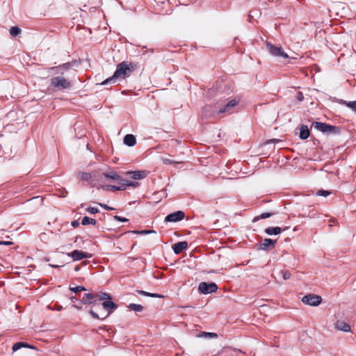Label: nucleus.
Listing matches in <instances>:
<instances>
[{"mask_svg": "<svg viewBox=\"0 0 356 356\" xmlns=\"http://www.w3.org/2000/svg\"><path fill=\"white\" fill-rule=\"evenodd\" d=\"M126 175H131V177L134 179H141L145 178L147 175L145 171H129L126 172Z\"/></svg>", "mask_w": 356, "mask_h": 356, "instance_id": "nucleus-12", "label": "nucleus"}, {"mask_svg": "<svg viewBox=\"0 0 356 356\" xmlns=\"http://www.w3.org/2000/svg\"><path fill=\"white\" fill-rule=\"evenodd\" d=\"M265 232L268 235H277L281 233V228L279 227H268L265 229Z\"/></svg>", "mask_w": 356, "mask_h": 356, "instance_id": "nucleus-18", "label": "nucleus"}, {"mask_svg": "<svg viewBox=\"0 0 356 356\" xmlns=\"http://www.w3.org/2000/svg\"><path fill=\"white\" fill-rule=\"evenodd\" d=\"M291 277V273L289 271H286L283 274V278L284 280H289Z\"/></svg>", "mask_w": 356, "mask_h": 356, "instance_id": "nucleus-37", "label": "nucleus"}, {"mask_svg": "<svg viewBox=\"0 0 356 356\" xmlns=\"http://www.w3.org/2000/svg\"><path fill=\"white\" fill-rule=\"evenodd\" d=\"M271 213H261L259 216H257L254 219V221H257L259 219H264V218H267L270 216H271Z\"/></svg>", "mask_w": 356, "mask_h": 356, "instance_id": "nucleus-29", "label": "nucleus"}, {"mask_svg": "<svg viewBox=\"0 0 356 356\" xmlns=\"http://www.w3.org/2000/svg\"><path fill=\"white\" fill-rule=\"evenodd\" d=\"M97 297L99 299V300H105L106 301L108 300H111V296L106 293H98L97 294Z\"/></svg>", "mask_w": 356, "mask_h": 356, "instance_id": "nucleus-26", "label": "nucleus"}, {"mask_svg": "<svg viewBox=\"0 0 356 356\" xmlns=\"http://www.w3.org/2000/svg\"><path fill=\"white\" fill-rule=\"evenodd\" d=\"M74 307H76L78 309H81L82 308V307L79 306V305H74Z\"/></svg>", "mask_w": 356, "mask_h": 356, "instance_id": "nucleus-46", "label": "nucleus"}, {"mask_svg": "<svg viewBox=\"0 0 356 356\" xmlns=\"http://www.w3.org/2000/svg\"><path fill=\"white\" fill-rule=\"evenodd\" d=\"M137 292L140 295H143V296H149V297H152V298H163V296H161L160 294L149 293V292H146L145 291L140 290V291H137Z\"/></svg>", "mask_w": 356, "mask_h": 356, "instance_id": "nucleus-23", "label": "nucleus"}, {"mask_svg": "<svg viewBox=\"0 0 356 356\" xmlns=\"http://www.w3.org/2000/svg\"><path fill=\"white\" fill-rule=\"evenodd\" d=\"M96 220L93 218H91L90 217H88V216H85L82 219V221H81V224L83 225H96Z\"/></svg>", "mask_w": 356, "mask_h": 356, "instance_id": "nucleus-21", "label": "nucleus"}, {"mask_svg": "<svg viewBox=\"0 0 356 356\" xmlns=\"http://www.w3.org/2000/svg\"><path fill=\"white\" fill-rule=\"evenodd\" d=\"M114 219L120 222H127L129 220L126 218H122L119 216H115Z\"/></svg>", "mask_w": 356, "mask_h": 356, "instance_id": "nucleus-35", "label": "nucleus"}, {"mask_svg": "<svg viewBox=\"0 0 356 356\" xmlns=\"http://www.w3.org/2000/svg\"><path fill=\"white\" fill-rule=\"evenodd\" d=\"M86 211L90 213H97L99 212V210L97 208L95 207H88L86 209Z\"/></svg>", "mask_w": 356, "mask_h": 356, "instance_id": "nucleus-33", "label": "nucleus"}, {"mask_svg": "<svg viewBox=\"0 0 356 356\" xmlns=\"http://www.w3.org/2000/svg\"><path fill=\"white\" fill-rule=\"evenodd\" d=\"M118 181L120 183H121L122 184V186H123V187H124L125 186H136L138 184L137 183H134L133 181H129L127 179H121V177L120 178V179H118Z\"/></svg>", "mask_w": 356, "mask_h": 356, "instance_id": "nucleus-25", "label": "nucleus"}, {"mask_svg": "<svg viewBox=\"0 0 356 356\" xmlns=\"http://www.w3.org/2000/svg\"><path fill=\"white\" fill-rule=\"evenodd\" d=\"M94 298L95 296L92 293H85L82 297L81 302L85 304H90Z\"/></svg>", "mask_w": 356, "mask_h": 356, "instance_id": "nucleus-19", "label": "nucleus"}, {"mask_svg": "<svg viewBox=\"0 0 356 356\" xmlns=\"http://www.w3.org/2000/svg\"><path fill=\"white\" fill-rule=\"evenodd\" d=\"M12 244H13V242H11V241H0V245H10Z\"/></svg>", "mask_w": 356, "mask_h": 356, "instance_id": "nucleus-41", "label": "nucleus"}, {"mask_svg": "<svg viewBox=\"0 0 356 356\" xmlns=\"http://www.w3.org/2000/svg\"><path fill=\"white\" fill-rule=\"evenodd\" d=\"M348 108L356 112V101L344 103Z\"/></svg>", "mask_w": 356, "mask_h": 356, "instance_id": "nucleus-28", "label": "nucleus"}, {"mask_svg": "<svg viewBox=\"0 0 356 356\" xmlns=\"http://www.w3.org/2000/svg\"><path fill=\"white\" fill-rule=\"evenodd\" d=\"M330 194V192L329 191H325V190H318L316 192V195L318 196L327 197Z\"/></svg>", "mask_w": 356, "mask_h": 356, "instance_id": "nucleus-30", "label": "nucleus"}, {"mask_svg": "<svg viewBox=\"0 0 356 356\" xmlns=\"http://www.w3.org/2000/svg\"><path fill=\"white\" fill-rule=\"evenodd\" d=\"M22 347H26V348H34L33 346H31L27 343H23V342H17L16 343H15L12 348L13 350V351H17L18 350L19 348H22Z\"/></svg>", "mask_w": 356, "mask_h": 356, "instance_id": "nucleus-20", "label": "nucleus"}, {"mask_svg": "<svg viewBox=\"0 0 356 356\" xmlns=\"http://www.w3.org/2000/svg\"><path fill=\"white\" fill-rule=\"evenodd\" d=\"M188 243L186 241H181L174 244L172 248L175 254L181 253L184 250L186 249Z\"/></svg>", "mask_w": 356, "mask_h": 356, "instance_id": "nucleus-10", "label": "nucleus"}, {"mask_svg": "<svg viewBox=\"0 0 356 356\" xmlns=\"http://www.w3.org/2000/svg\"><path fill=\"white\" fill-rule=\"evenodd\" d=\"M296 98L298 101H302L304 98L303 94L301 92H298Z\"/></svg>", "mask_w": 356, "mask_h": 356, "instance_id": "nucleus-39", "label": "nucleus"}, {"mask_svg": "<svg viewBox=\"0 0 356 356\" xmlns=\"http://www.w3.org/2000/svg\"><path fill=\"white\" fill-rule=\"evenodd\" d=\"M162 161H163V163L164 164H172V163H177V161H172V160H170L169 159H167V158H163L162 159Z\"/></svg>", "mask_w": 356, "mask_h": 356, "instance_id": "nucleus-34", "label": "nucleus"}, {"mask_svg": "<svg viewBox=\"0 0 356 356\" xmlns=\"http://www.w3.org/2000/svg\"><path fill=\"white\" fill-rule=\"evenodd\" d=\"M197 337L216 339L218 337V334L215 332H201L197 335Z\"/></svg>", "mask_w": 356, "mask_h": 356, "instance_id": "nucleus-16", "label": "nucleus"}, {"mask_svg": "<svg viewBox=\"0 0 356 356\" xmlns=\"http://www.w3.org/2000/svg\"><path fill=\"white\" fill-rule=\"evenodd\" d=\"M68 256H70L74 261H79L85 258L91 257V254L85 252H82L80 250H74L71 253L68 254Z\"/></svg>", "mask_w": 356, "mask_h": 356, "instance_id": "nucleus-9", "label": "nucleus"}, {"mask_svg": "<svg viewBox=\"0 0 356 356\" xmlns=\"http://www.w3.org/2000/svg\"><path fill=\"white\" fill-rule=\"evenodd\" d=\"M236 104L237 102L236 100L229 101L223 108L219 110V113H223L229 111L231 108L236 105Z\"/></svg>", "mask_w": 356, "mask_h": 356, "instance_id": "nucleus-15", "label": "nucleus"}, {"mask_svg": "<svg viewBox=\"0 0 356 356\" xmlns=\"http://www.w3.org/2000/svg\"><path fill=\"white\" fill-rule=\"evenodd\" d=\"M21 32V29L17 26H12L10 30V33L13 36H16L19 34Z\"/></svg>", "mask_w": 356, "mask_h": 356, "instance_id": "nucleus-27", "label": "nucleus"}, {"mask_svg": "<svg viewBox=\"0 0 356 356\" xmlns=\"http://www.w3.org/2000/svg\"><path fill=\"white\" fill-rule=\"evenodd\" d=\"M276 241L270 238H265L260 244V249L263 250H267L269 247L274 248Z\"/></svg>", "mask_w": 356, "mask_h": 356, "instance_id": "nucleus-13", "label": "nucleus"}, {"mask_svg": "<svg viewBox=\"0 0 356 356\" xmlns=\"http://www.w3.org/2000/svg\"><path fill=\"white\" fill-rule=\"evenodd\" d=\"M63 309V307L60 306V305H57L56 307V309L60 311Z\"/></svg>", "mask_w": 356, "mask_h": 356, "instance_id": "nucleus-45", "label": "nucleus"}, {"mask_svg": "<svg viewBox=\"0 0 356 356\" xmlns=\"http://www.w3.org/2000/svg\"><path fill=\"white\" fill-rule=\"evenodd\" d=\"M79 269H80V268H79V266H76L74 268V270H75L76 271L79 270Z\"/></svg>", "mask_w": 356, "mask_h": 356, "instance_id": "nucleus-48", "label": "nucleus"}, {"mask_svg": "<svg viewBox=\"0 0 356 356\" xmlns=\"http://www.w3.org/2000/svg\"><path fill=\"white\" fill-rule=\"evenodd\" d=\"M51 86L58 90L67 89L71 87V83L63 76H56L51 79Z\"/></svg>", "mask_w": 356, "mask_h": 356, "instance_id": "nucleus-3", "label": "nucleus"}, {"mask_svg": "<svg viewBox=\"0 0 356 356\" xmlns=\"http://www.w3.org/2000/svg\"><path fill=\"white\" fill-rule=\"evenodd\" d=\"M301 301L305 305L316 307L321 304L322 298L318 295L310 293L303 296Z\"/></svg>", "mask_w": 356, "mask_h": 356, "instance_id": "nucleus-4", "label": "nucleus"}, {"mask_svg": "<svg viewBox=\"0 0 356 356\" xmlns=\"http://www.w3.org/2000/svg\"><path fill=\"white\" fill-rule=\"evenodd\" d=\"M335 327L340 331L346 332L350 331V326L343 321H338L335 323Z\"/></svg>", "mask_w": 356, "mask_h": 356, "instance_id": "nucleus-11", "label": "nucleus"}, {"mask_svg": "<svg viewBox=\"0 0 356 356\" xmlns=\"http://www.w3.org/2000/svg\"><path fill=\"white\" fill-rule=\"evenodd\" d=\"M309 136V131L306 125H302L300 128V138L307 139Z\"/></svg>", "mask_w": 356, "mask_h": 356, "instance_id": "nucleus-17", "label": "nucleus"}, {"mask_svg": "<svg viewBox=\"0 0 356 356\" xmlns=\"http://www.w3.org/2000/svg\"><path fill=\"white\" fill-rule=\"evenodd\" d=\"M70 299L73 302H75L76 300V299L74 297H72Z\"/></svg>", "mask_w": 356, "mask_h": 356, "instance_id": "nucleus-47", "label": "nucleus"}, {"mask_svg": "<svg viewBox=\"0 0 356 356\" xmlns=\"http://www.w3.org/2000/svg\"><path fill=\"white\" fill-rule=\"evenodd\" d=\"M124 143L129 147L134 146L136 143L135 136L132 134H127L124 138Z\"/></svg>", "mask_w": 356, "mask_h": 356, "instance_id": "nucleus-14", "label": "nucleus"}, {"mask_svg": "<svg viewBox=\"0 0 356 356\" xmlns=\"http://www.w3.org/2000/svg\"><path fill=\"white\" fill-rule=\"evenodd\" d=\"M133 71V66L130 63L122 62L117 65V68L113 76L109 77L102 82L101 85H106L108 83H113L118 79H124L129 76Z\"/></svg>", "mask_w": 356, "mask_h": 356, "instance_id": "nucleus-1", "label": "nucleus"}, {"mask_svg": "<svg viewBox=\"0 0 356 356\" xmlns=\"http://www.w3.org/2000/svg\"><path fill=\"white\" fill-rule=\"evenodd\" d=\"M79 225V222L77 220H74V221L72 222V225L74 227H78Z\"/></svg>", "mask_w": 356, "mask_h": 356, "instance_id": "nucleus-42", "label": "nucleus"}, {"mask_svg": "<svg viewBox=\"0 0 356 356\" xmlns=\"http://www.w3.org/2000/svg\"><path fill=\"white\" fill-rule=\"evenodd\" d=\"M268 51L275 56L286 58L289 56L284 51L281 47H275L270 43L266 44Z\"/></svg>", "mask_w": 356, "mask_h": 356, "instance_id": "nucleus-6", "label": "nucleus"}, {"mask_svg": "<svg viewBox=\"0 0 356 356\" xmlns=\"http://www.w3.org/2000/svg\"><path fill=\"white\" fill-rule=\"evenodd\" d=\"M103 175L105 177H107V178H109V179H115V180H118L120 179V176L118 175L116 172H113V171H111V172H106V173H104Z\"/></svg>", "mask_w": 356, "mask_h": 356, "instance_id": "nucleus-22", "label": "nucleus"}, {"mask_svg": "<svg viewBox=\"0 0 356 356\" xmlns=\"http://www.w3.org/2000/svg\"><path fill=\"white\" fill-rule=\"evenodd\" d=\"M113 190H118V191H121V190H124V187L123 186H110Z\"/></svg>", "mask_w": 356, "mask_h": 356, "instance_id": "nucleus-40", "label": "nucleus"}, {"mask_svg": "<svg viewBox=\"0 0 356 356\" xmlns=\"http://www.w3.org/2000/svg\"><path fill=\"white\" fill-rule=\"evenodd\" d=\"M279 141H280V140H278V139H272V140H268L267 143H276V142H279Z\"/></svg>", "mask_w": 356, "mask_h": 356, "instance_id": "nucleus-43", "label": "nucleus"}, {"mask_svg": "<svg viewBox=\"0 0 356 356\" xmlns=\"http://www.w3.org/2000/svg\"><path fill=\"white\" fill-rule=\"evenodd\" d=\"M98 204L106 210H113V209L112 207H110L107 206L106 204H104L102 203H98Z\"/></svg>", "mask_w": 356, "mask_h": 356, "instance_id": "nucleus-38", "label": "nucleus"}, {"mask_svg": "<svg viewBox=\"0 0 356 356\" xmlns=\"http://www.w3.org/2000/svg\"><path fill=\"white\" fill-rule=\"evenodd\" d=\"M218 289V286L215 283H209L202 282L199 284L198 290L200 293L204 294H209L216 292Z\"/></svg>", "mask_w": 356, "mask_h": 356, "instance_id": "nucleus-5", "label": "nucleus"}, {"mask_svg": "<svg viewBox=\"0 0 356 356\" xmlns=\"http://www.w3.org/2000/svg\"><path fill=\"white\" fill-rule=\"evenodd\" d=\"M147 232H149V234H151V233H155V231H154V230H152V229H151V230H147Z\"/></svg>", "mask_w": 356, "mask_h": 356, "instance_id": "nucleus-49", "label": "nucleus"}, {"mask_svg": "<svg viewBox=\"0 0 356 356\" xmlns=\"http://www.w3.org/2000/svg\"><path fill=\"white\" fill-rule=\"evenodd\" d=\"M49 266H51V267H53V268H57V267H58V266H58V265H56H56H51V264H50Z\"/></svg>", "mask_w": 356, "mask_h": 356, "instance_id": "nucleus-50", "label": "nucleus"}, {"mask_svg": "<svg viewBox=\"0 0 356 356\" xmlns=\"http://www.w3.org/2000/svg\"><path fill=\"white\" fill-rule=\"evenodd\" d=\"M91 178V175L87 172L80 173V179L82 180H89Z\"/></svg>", "mask_w": 356, "mask_h": 356, "instance_id": "nucleus-31", "label": "nucleus"}, {"mask_svg": "<svg viewBox=\"0 0 356 356\" xmlns=\"http://www.w3.org/2000/svg\"><path fill=\"white\" fill-rule=\"evenodd\" d=\"M102 306H103L104 309L108 312L107 314H101L100 315H98L94 311L90 310V314L94 318L104 320L107 316H108L117 308V305L115 303H114L113 302H112L111 300L104 301L102 303Z\"/></svg>", "mask_w": 356, "mask_h": 356, "instance_id": "nucleus-2", "label": "nucleus"}, {"mask_svg": "<svg viewBox=\"0 0 356 356\" xmlns=\"http://www.w3.org/2000/svg\"><path fill=\"white\" fill-rule=\"evenodd\" d=\"M132 232L134 234H149V232H147V230L133 231Z\"/></svg>", "mask_w": 356, "mask_h": 356, "instance_id": "nucleus-36", "label": "nucleus"}, {"mask_svg": "<svg viewBox=\"0 0 356 356\" xmlns=\"http://www.w3.org/2000/svg\"><path fill=\"white\" fill-rule=\"evenodd\" d=\"M312 127H314V129L321 131L323 133L330 132L335 128L334 126H330L325 123L318 122H314L312 125Z\"/></svg>", "mask_w": 356, "mask_h": 356, "instance_id": "nucleus-8", "label": "nucleus"}, {"mask_svg": "<svg viewBox=\"0 0 356 356\" xmlns=\"http://www.w3.org/2000/svg\"><path fill=\"white\" fill-rule=\"evenodd\" d=\"M128 307L131 310H134L137 312H140L143 309V307L141 305H137L134 303L130 304Z\"/></svg>", "mask_w": 356, "mask_h": 356, "instance_id": "nucleus-24", "label": "nucleus"}, {"mask_svg": "<svg viewBox=\"0 0 356 356\" xmlns=\"http://www.w3.org/2000/svg\"><path fill=\"white\" fill-rule=\"evenodd\" d=\"M67 66H68V64H65L62 67H60L58 68V70L60 71L63 68H67Z\"/></svg>", "mask_w": 356, "mask_h": 356, "instance_id": "nucleus-44", "label": "nucleus"}, {"mask_svg": "<svg viewBox=\"0 0 356 356\" xmlns=\"http://www.w3.org/2000/svg\"><path fill=\"white\" fill-rule=\"evenodd\" d=\"M70 290L74 293H77L80 291H86V289L83 286H76V287H70Z\"/></svg>", "mask_w": 356, "mask_h": 356, "instance_id": "nucleus-32", "label": "nucleus"}, {"mask_svg": "<svg viewBox=\"0 0 356 356\" xmlns=\"http://www.w3.org/2000/svg\"><path fill=\"white\" fill-rule=\"evenodd\" d=\"M185 217V213L181 211H178L168 215L165 218V222H176L183 220Z\"/></svg>", "mask_w": 356, "mask_h": 356, "instance_id": "nucleus-7", "label": "nucleus"}]
</instances>
